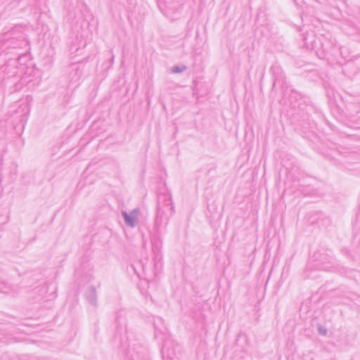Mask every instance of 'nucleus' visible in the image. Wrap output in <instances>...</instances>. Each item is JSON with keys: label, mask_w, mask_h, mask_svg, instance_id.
Here are the masks:
<instances>
[{"label": "nucleus", "mask_w": 360, "mask_h": 360, "mask_svg": "<svg viewBox=\"0 0 360 360\" xmlns=\"http://www.w3.org/2000/svg\"><path fill=\"white\" fill-rule=\"evenodd\" d=\"M319 333L321 334V335H326L327 333V330L324 328H322V327H320L319 328Z\"/></svg>", "instance_id": "13"}, {"label": "nucleus", "mask_w": 360, "mask_h": 360, "mask_svg": "<svg viewBox=\"0 0 360 360\" xmlns=\"http://www.w3.org/2000/svg\"><path fill=\"white\" fill-rule=\"evenodd\" d=\"M0 292H2L6 294H8L11 292V290L9 287L7 286L6 283H0Z\"/></svg>", "instance_id": "12"}, {"label": "nucleus", "mask_w": 360, "mask_h": 360, "mask_svg": "<svg viewBox=\"0 0 360 360\" xmlns=\"http://www.w3.org/2000/svg\"><path fill=\"white\" fill-rule=\"evenodd\" d=\"M174 212V207L172 204L171 195L168 193L159 194L158 196L156 224L164 222L167 224Z\"/></svg>", "instance_id": "2"}, {"label": "nucleus", "mask_w": 360, "mask_h": 360, "mask_svg": "<svg viewBox=\"0 0 360 360\" xmlns=\"http://www.w3.org/2000/svg\"><path fill=\"white\" fill-rule=\"evenodd\" d=\"M162 354L164 359H165V360H172L173 359V357L169 354L166 345H165L162 347Z\"/></svg>", "instance_id": "10"}, {"label": "nucleus", "mask_w": 360, "mask_h": 360, "mask_svg": "<svg viewBox=\"0 0 360 360\" xmlns=\"http://www.w3.org/2000/svg\"><path fill=\"white\" fill-rule=\"evenodd\" d=\"M16 58H8L0 66V81L11 93L20 90L31 81L33 72L30 56L25 53H16Z\"/></svg>", "instance_id": "1"}, {"label": "nucleus", "mask_w": 360, "mask_h": 360, "mask_svg": "<svg viewBox=\"0 0 360 360\" xmlns=\"http://www.w3.org/2000/svg\"><path fill=\"white\" fill-rule=\"evenodd\" d=\"M85 297L90 304L94 307H97L96 289L95 287L90 286L88 288L85 292Z\"/></svg>", "instance_id": "8"}, {"label": "nucleus", "mask_w": 360, "mask_h": 360, "mask_svg": "<svg viewBox=\"0 0 360 360\" xmlns=\"http://www.w3.org/2000/svg\"><path fill=\"white\" fill-rule=\"evenodd\" d=\"M150 240L154 260L157 262L162 259V241L158 231L152 235Z\"/></svg>", "instance_id": "5"}, {"label": "nucleus", "mask_w": 360, "mask_h": 360, "mask_svg": "<svg viewBox=\"0 0 360 360\" xmlns=\"http://www.w3.org/2000/svg\"><path fill=\"white\" fill-rule=\"evenodd\" d=\"M82 75V70L78 64H72L68 68V77L70 82L75 84L78 82Z\"/></svg>", "instance_id": "7"}, {"label": "nucleus", "mask_w": 360, "mask_h": 360, "mask_svg": "<svg viewBox=\"0 0 360 360\" xmlns=\"http://www.w3.org/2000/svg\"><path fill=\"white\" fill-rule=\"evenodd\" d=\"M121 214L124 219L125 224L128 226L134 228L136 226L139 214V208H135L129 213L124 210H122Z\"/></svg>", "instance_id": "6"}, {"label": "nucleus", "mask_w": 360, "mask_h": 360, "mask_svg": "<svg viewBox=\"0 0 360 360\" xmlns=\"http://www.w3.org/2000/svg\"><path fill=\"white\" fill-rule=\"evenodd\" d=\"M315 260L317 262L316 266L318 269L330 271L335 268V259L327 254L320 255L319 257H316Z\"/></svg>", "instance_id": "4"}, {"label": "nucleus", "mask_w": 360, "mask_h": 360, "mask_svg": "<svg viewBox=\"0 0 360 360\" xmlns=\"http://www.w3.org/2000/svg\"><path fill=\"white\" fill-rule=\"evenodd\" d=\"M30 112L28 105L26 103H22L19 105V110L16 111V113H21L20 121L24 122L27 119V115Z\"/></svg>", "instance_id": "9"}, {"label": "nucleus", "mask_w": 360, "mask_h": 360, "mask_svg": "<svg viewBox=\"0 0 360 360\" xmlns=\"http://www.w3.org/2000/svg\"><path fill=\"white\" fill-rule=\"evenodd\" d=\"M187 69V67L184 65H175L172 68V71L173 73H181L184 72Z\"/></svg>", "instance_id": "11"}, {"label": "nucleus", "mask_w": 360, "mask_h": 360, "mask_svg": "<svg viewBox=\"0 0 360 360\" xmlns=\"http://www.w3.org/2000/svg\"><path fill=\"white\" fill-rule=\"evenodd\" d=\"M28 41L24 36L21 34L18 38L1 36L0 37V57L3 52L9 51L11 50L24 49L25 53L28 51Z\"/></svg>", "instance_id": "3"}, {"label": "nucleus", "mask_w": 360, "mask_h": 360, "mask_svg": "<svg viewBox=\"0 0 360 360\" xmlns=\"http://www.w3.org/2000/svg\"><path fill=\"white\" fill-rule=\"evenodd\" d=\"M76 274H79V270H77V271H76Z\"/></svg>", "instance_id": "14"}, {"label": "nucleus", "mask_w": 360, "mask_h": 360, "mask_svg": "<svg viewBox=\"0 0 360 360\" xmlns=\"http://www.w3.org/2000/svg\"><path fill=\"white\" fill-rule=\"evenodd\" d=\"M113 60H114V56H112V62L113 61Z\"/></svg>", "instance_id": "15"}]
</instances>
